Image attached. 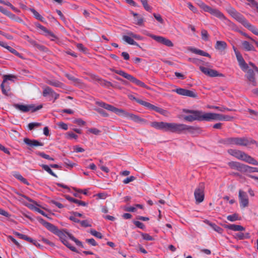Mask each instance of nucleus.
<instances>
[{
  "label": "nucleus",
  "mask_w": 258,
  "mask_h": 258,
  "mask_svg": "<svg viewBox=\"0 0 258 258\" xmlns=\"http://www.w3.org/2000/svg\"><path fill=\"white\" fill-rule=\"evenodd\" d=\"M39 221L48 230L57 235L61 241L67 247H68L69 249H70L73 251H75L76 252H78L76 247L72 246L70 243L69 242L68 240V238L69 237L71 240L74 241L77 245L83 247L82 243L76 239L74 236H73L71 234L68 233L66 230H59L56 226L55 225L47 222L44 221L43 219L40 218Z\"/></svg>",
  "instance_id": "nucleus-1"
},
{
  "label": "nucleus",
  "mask_w": 258,
  "mask_h": 258,
  "mask_svg": "<svg viewBox=\"0 0 258 258\" xmlns=\"http://www.w3.org/2000/svg\"><path fill=\"white\" fill-rule=\"evenodd\" d=\"M226 10L228 14L236 21L243 25L245 27L251 31L254 34L256 35H258L257 28L255 26L250 24L244 17L240 13L237 12L234 8L229 6L227 7Z\"/></svg>",
  "instance_id": "nucleus-2"
},
{
  "label": "nucleus",
  "mask_w": 258,
  "mask_h": 258,
  "mask_svg": "<svg viewBox=\"0 0 258 258\" xmlns=\"http://www.w3.org/2000/svg\"><path fill=\"white\" fill-rule=\"evenodd\" d=\"M183 112L190 114L185 115L183 118L184 120L191 122L194 120L209 121L210 112L205 113L200 110H194L184 109Z\"/></svg>",
  "instance_id": "nucleus-3"
},
{
  "label": "nucleus",
  "mask_w": 258,
  "mask_h": 258,
  "mask_svg": "<svg viewBox=\"0 0 258 258\" xmlns=\"http://www.w3.org/2000/svg\"><path fill=\"white\" fill-rule=\"evenodd\" d=\"M227 152L230 155L238 159L243 160L248 163L254 165H258V162L256 160L242 151L238 150L230 149L228 150Z\"/></svg>",
  "instance_id": "nucleus-4"
},
{
  "label": "nucleus",
  "mask_w": 258,
  "mask_h": 258,
  "mask_svg": "<svg viewBox=\"0 0 258 258\" xmlns=\"http://www.w3.org/2000/svg\"><path fill=\"white\" fill-rule=\"evenodd\" d=\"M196 128L192 126L176 123H168L166 132L181 133L184 131L193 132Z\"/></svg>",
  "instance_id": "nucleus-5"
},
{
  "label": "nucleus",
  "mask_w": 258,
  "mask_h": 258,
  "mask_svg": "<svg viewBox=\"0 0 258 258\" xmlns=\"http://www.w3.org/2000/svg\"><path fill=\"white\" fill-rule=\"evenodd\" d=\"M111 71L117 74H118L121 76H122L123 78L127 79L128 80H130V81L135 83L136 85L142 87L143 88H146L147 89H150V88L147 86L144 82L140 81L139 80H138L134 76L124 72L123 71L121 70H116L115 69H111Z\"/></svg>",
  "instance_id": "nucleus-6"
},
{
  "label": "nucleus",
  "mask_w": 258,
  "mask_h": 258,
  "mask_svg": "<svg viewBox=\"0 0 258 258\" xmlns=\"http://www.w3.org/2000/svg\"><path fill=\"white\" fill-rule=\"evenodd\" d=\"M15 107L23 112H26L31 111L32 112H35L42 107V105L36 106L34 104H30L28 105L23 104H15Z\"/></svg>",
  "instance_id": "nucleus-7"
},
{
  "label": "nucleus",
  "mask_w": 258,
  "mask_h": 258,
  "mask_svg": "<svg viewBox=\"0 0 258 258\" xmlns=\"http://www.w3.org/2000/svg\"><path fill=\"white\" fill-rule=\"evenodd\" d=\"M136 101L140 104L147 107V108L150 109L151 110H155L161 114H165L166 113V111L165 110H164L162 108L152 105L148 102H146L142 100H136Z\"/></svg>",
  "instance_id": "nucleus-8"
},
{
  "label": "nucleus",
  "mask_w": 258,
  "mask_h": 258,
  "mask_svg": "<svg viewBox=\"0 0 258 258\" xmlns=\"http://www.w3.org/2000/svg\"><path fill=\"white\" fill-rule=\"evenodd\" d=\"M205 12L209 13L212 16H213L223 22L226 18V17L224 15L223 13H222L219 9L217 8H212L211 7H209L207 10Z\"/></svg>",
  "instance_id": "nucleus-9"
},
{
  "label": "nucleus",
  "mask_w": 258,
  "mask_h": 258,
  "mask_svg": "<svg viewBox=\"0 0 258 258\" xmlns=\"http://www.w3.org/2000/svg\"><path fill=\"white\" fill-rule=\"evenodd\" d=\"M173 91L182 96L190 97L194 98H197L198 97L196 92L192 90H189L179 88L173 90Z\"/></svg>",
  "instance_id": "nucleus-10"
},
{
  "label": "nucleus",
  "mask_w": 258,
  "mask_h": 258,
  "mask_svg": "<svg viewBox=\"0 0 258 258\" xmlns=\"http://www.w3.org/2000/svg\"><path fill=\"white\" fill-rule=\"evenodd\" d=\"M200 69L204 74L211 77H224V75L223 74L219 73L218 71L215 70L209 69L204 67H200Z\"/></svg>",
  "instance_id": "nucleus-11"
},
{
  "label": "nucleus",
  "mask_w": 258,
  "mask_h": 258,
  "mask_svg": "<svg viewBox=\"0 0 258 258\" xmlns=\"http://www.w3.org/2000/svg\"><path fill=\"white\" fill-rule=\"evenodd\" d=\"M122 112H120V114H122L124 116L129 119H131L133 121L138 123H145L146 120L143 118L140 117L139 116L135 115L133 113H130L126 112L125 110L121 109Z\"/></svg>",
  "instance_id": "nucleus-12"
},
{
  "label": "nucleus",
  "mask_w": 258,
  "mask_h": 258,
  "mask_svg": "<svg viewBox=\"0 0 258 258\" xmlns=\"http://www.w3.org/2000/svg\"><path fill=\"white\" fill-rule=\"evenodd\" d=\"M233 119V117L229 115H224L221 114L210 112L209 121L213 120L230 121Z\"/></svg>",
  "instance_id": "nucleus-13"
},
{
  "label": "nucleus",
  "mask_w": 258,
  "mask_h": 258,
  "mask_svg": "<svg viewBox=\"0 0 258 258\" xmlns=\"http://www.w3.org/2000/svg\"><path fill=\"white\" fill-rule=\"evenodd\" d=\"M238 197L240 201V207L244 208L248 205V199L246 194L242 190H239Z\"/></svg>",
  "instance_id": "nucleus-14"
},
{
  "label": "nucleus",
  "mask_w": 258,
  "mask_h": 258,
  "mask_svg": "<svg viewBox=\"0 0 258 258\" xmlns=\"http://www.w3.org/2000/svg\"><path fill=\"white\" fill-rule=\"evenodd\" d=\"M194 196L196 203L200 204L202 203L204 200V187L201 186L197 188L194 192Z\"/></svg>",
  "instance_id": "nucleus-15"
},
{
  "label": "nucleus",
  "mask_w": 258,
  "mask_h": 258,
  "mask_svg": "<svg viewBox=\"0 0 258 258\" xmlns=\"http://www.w3.org/2000/svg\"><path fill=\"white\" fill-rule=\"evenodd\" d=\"M98 104L100 107H102L111 112H114L118 115L120 114V112H122V111L121 110V109L117 108L111 105L106 104L103 102H98Z\"/></svg>",
  "instance_id": "nucleus-16"
},
{
  "label": "nucleus",
  "mask_w": 258,
  "mask_h": 258,
  "mask_svg": "<svg viewBox=\"0 0 258 258\" xmlns=\"http://www.w3.org/2000/svg\"><path fill=\"white\" fill-rule=\"evenodd\" d=\"M43 95L44 97L49 96L52 98L54 99V100L57 99L59 97V94L55 92L51 88L49 87H45L43 89Z\"/></svg>",
  "instance_id": "nucleus-17"
},
{
  "label": "nucleus",
  "mask_w": 258,
  "mask_h": 258,
  "mask_svg": "<svg viewBox=\"0 0 258 258\" xmlns=\"http://www.w3.org/2000/svg\"><path fill=\"white\" fill-rule=\"evenodd\" d=\"M245 77L248 80L249 84L251 85L252 86H255L256 85V81L253 70L251 69L248 70L247 74L245 75Z\"/></svg>",
  "instance_id": "nucleus-18"
},
{
  "label": "nucleus",
  "mask_w": 258,
  "mask_h": 258,
  "mask_svg": "<svg viewBox=\"0 0 258 258\" xmlns=\"http://www.w3.org/2000/svg\"><path fill=\"white\" fill-rule=\"evenodd\" d=\"M236 57L240 68L243 71L247 70L248 68L247 64L245 62L242 55L240 52H236Z\"/></svg>",
  "instance_id": "nucleus-19"
},
{
  "label": "nucleus",
  "mask_w": 258,
  "mask_h": 258,
  "mask_svg": "<svg viewBox=\"0 0 258 258\" xmlns=\"http://www.w3.org/2000/svg\"><path fill=\"white\" fill-rule=\"evenodd\" d=\"M23 141L26 145L31 147H35L43 146V143L40 142L38 141L35 140H32L27 138H24Z\"/></svg>",
  "instance_id": "nucleus-20"
},
{
  "label": "nucleus",
  "mask_w": 258,
  "mask_h": 258,
  "mask_svg": "<svg viewBox=\"0 0 258 258\" xmlns=\"http://www.w3.org/2000/svg\"><path fill=\"white\" fill-rule=\"evenodd\" d=\"M167 124L168 122H165L163 121H154L151 123V125L156 129L162 130L166 132Z\"/></svg>",
  "instance_id": "nucleus-21"
},
{
  "label": "nucleus",
  "mask_w": 258,
  "mask_h": 258,
  "mask_svg": "<svg viewBox=\"0 0 258 258\" xmlns=\"http://www.w3.org/2000/svg\"><path fill=\"white\" fill-rule=\"evenodd\" d=\"M24 38L27 40L32 46L36 47L39 50L41 51L45 50V47L38 44L35 40L31 39L29 36L25 35L24 36Z\"/></svg>",
  "instance_id": "nucleus-22"
},
{
  "label": "nucleus",
  "mask_w": 258,
  "mask_h": 258,
  "mask_svg": "<svg viewBox=\"0 0 258 258\" xmlns=\"http://www.w3.org/2000/svg\"><path fill=\"white\" fill-rule=\"evenodd\" d=\"M223 23L226 26H228L231 29L237 32H239L240 30H239L237 26L234 23L228 19L227 17L223 21Z\"/></svg>",
  "instance_id": "nucleus-23"
},
{
  "label": "nucleus",
  "mask_w": 258,
  "mask_h": 258,
  "mask_svg": "<svg viewBox=\"0 0 258 258\" xmlns=\"http://www.w3.org/2000/svg\"><path fill=\"white\" fill-rule=\"evenodd\" d=\"M225 227L234 231H242L245 230V228L242 226L235 224L226 225Z\"/></svg>",
  "instance_id": "nucleus-24"
},
{
  "label": "nucleus",
  "mask_w": 258,
  "mask_h": 258,
  "mask_svg": "<svg viewBox=\"0 0 258 258\" xmlns=\"http://www.w3.org/2000/svg\"><path fill=\"white\" fill-rule=\"evenodd\" d=\"M250 139L246 137L237 138V145L246 146L250 145Z\"/></svg>",
  "instance_id": "nucleus-25"
},
{
  "label": "nucleus",
  "mask_w": 258,
  "mask_h": 258,
  "mask_svg": "<svg viewBox=\"0 0 258 258\" xmlns=\"http://www.w3.org/2000/svg\"><path fill=\"white\" fill-rule=\"evenodd\" d=\"M227 44L224 41H217L215 44V49L219 51H223L227 48Z\"/></svg>",
  "instance_id": "nucleus-26"
},
{
  "label": "nucleus",
  "mask_w": 258,
  "mask_h": 258,
  "mask_svg": "<svg viewBox=\"0 0 258 258\" xmlns=\"http://www.w3.org/2000/svg\"><path fill=\"white\" fill-rule=\"evenodd\" d=\"M223 143L226 146L237 145V138H229L223 141Z\"/></svg>",
  "instance_id": "nucleus-27"
},
{
  "label": "nucleus",
  "mask_w": 258,
  "mask_h": 258,
  "mask_svg": "<svg viewBox=\"0 0 258 258\" xmlns=\"http://www.w3.org/2000/svg\"><path fill=\"white\" fill-rule=\"evenodd\" d=\"M133 38L132 37L129 35H128V36L123 35L122 36V39L124 41H125L127 43H128L130 45H136V46L140 47V45L136 41H135Z\"/></svg>",
  "instance_id": "nucleus-28"
},
{
  "label": "nucleus",
  "mask_w": 258,
  "mask_h": 258,
  "mask_svg": "<svg viewBox=\"0 0 258 258\" xmlns=\"http://www.w3.org/2000/svg\"><path fill=\"white\" fill-rule=\"evenodd\" d=\"M228 164L231 168L240 171H243V167L244 166V165L240 164L238 162L233 161L229 162Z\"/></svg>",
  "instance_id": "nucleus-29"
},
{
  "label": "nucleus",
  "mask_w": 258,
  "mask_h": 258,
  "mask_svg": "<svg viewBox=\"0 0 258 258\" xmlns=\"http://www.w3.org/2000/svg\"><path fill=\"white\" fill-rule=\"evenodd\" d=\"M242 47L245 51H255L254 46L247 41H243L241 42Z\"/></svg>",
  "instance_id": "nucleus-30"
},
{
  "label": "nucleus",
  "mask_w": 258,
  "mask_h": 258,
  "mask_svg": "<svg viewBox=\"0 0 258 258\" xmlns=\"http://www.w3.org/2000/svg\"><path fill=\"white\" fill-rule=\"evenodd\" d=\"M36 26L38 28L40 29L41 30L43 31L45 33V35L46 36H51L52 37H55V35L52 32L48 30L45 27L41 25V24H40L39 23H37V24H36Z\"/></svg>",
  "instance_id": "nucleus-31"
},
{
  "label": "nucleus",
  "mask_w": 258,
  "mask_h": 258,
  "mask_svg": "<svg viewBox=\"0 0 258 258\" xmlns=\"http://www.w3.org/2000/svg\"><path fill=\"white\" fill-rule=\"evenodd\" d=\"M1 87L3 93L5 95H8V93L11 90L9 83L8 82L4 83L3 82L1 85Z\"/></svg>",
  "instance_id": "nucleus-32"
},
{
  "label": "nucleus",
  "mask_w": 258,
  "mask_h": 258,
  "mask_svg": "<svg viewBox=\"0 0 258 258\" xmlns=\"http://www.w3.org/2000/svg\"><path fill=\"white\" fill-rule=\"evenodd\" d=\"M96 80L100 83V84L104 87H109L112 86V84L111 82H108L106 80H103L100 78L97 77Z\"/></svg>",
  "instance_id": "nucleus-33"
},
{
  "label": "nucleus",
  "mask_w": 258,
  "mask_h": 258,
  "mask_svg": "<svg viewBox=\"0 0 258 258\" xmlns=\"http://www.w3.org/2000/svg\"><path fill=\"white\" fill-rule=\"evenodd\" d=\"M29 10L33 14L34 17L41 22H44L45 19L39 14L38 12H37L35 9H30Z\"/></svg>",
  "instance_id": "nucleus-34"
},
{
  "label": "nucleus",
  "mask_w": 258,
  "mask_h": 258,
  "mask_svg": "<svg viewBox=\"0 0 258 258\" xmlns=\"http://www.w3.org/2000/svg\"><path fill=\"white\" fill-rule=\"evenodd\" d=\"M190 50L196 53V54H199L200 55H202V56H207V57H210V55L207 53V52H206L202 50H200V49H196V48H191L190 49Z\"/></svg>",
  "instance_id": "nucleus-35"
},
{
  "label": "nucleus",
  "mask_w": 258,
  "mask_h": 258,
  "mask_svg": "<svg viewBox=\"0 0 258 258\" xmlns=\"http://www.w3.org/2000/svg\"><path fill=\"white\" fill-rule=\"evenodd\" d=\"M14 234L17 236H18L20 238H21L22 239H25L28 241H29L30 242H32L34 241V240L28 237L27 235L21 234L18 232H14Z\"/></svg>",
  "instance_id": "nucleus-36"
},
{
  "label": "nucleus",
  "mask_w": 258,
  "mask_h": 258,
  "mask_svg": "<svg viewBox=\"0 0 258 258\" xmlns=\"http://www.w3.org/2000/svg\"><path fill=\"white\" fill-rule=\"evenodd\" d=\"M209 225H210L215 231L219 233H222L223 229L216 224L210 222L209 221L206 222Z\"/></svg>",
  "instance_id": "nucleus-37"
},
{
  "label": "nucleus",
  "mask_w": 258,
  "mask_h": 258,
  "mask_svg": "<svg viewBox=\"0 0 258 258\" xmlns=\"http://www.w3.org/2000/svg\"><path fill=\"white\" fill-rule=\"evenodd\" d=\"M243 171L248 172H258V168L253 167L247 165H245L243 167Z\"/></svg>",
  "instance_id": "nucleus-38"
},
{
  "label": "nucleus",
  "mask_w": 258,
  "mask_h": 258,
  "mask_svg": "<svg viewBox=\"0 0 258 258\" xmlns=\"http://www.w3.org/2000/svg\"><path fill=\"white\" fill-rule=\"evenodd\" d=\"M14 176L23 183L26 185H29V183L27 181V180L25 178H24L19 173L15 172L14 174Z\"/></svg>",
  "instance_id": "nucleus-39"
},
{
  "label": "nucleus",
  "mask_w": 258,
  "mask_h": 258,
  "mask_svg": "<svg viewBox=\"0 0 258 258\" xmlns=\"http://www.w3.org/2000/svg\"><path fill=\"white\" fill-rule=\"evenodd\" d=\"M68 200L71 202L78 204L79 206H87L88 205V203L82 201L78 200L77 199H74L73 198H69Z\"/></svg>",
  "instance_id": "nucleus-40"
},
{
  "label": "nucleus",
  "mask_w": 258,
  "mask_h": 258,
  "mask_svg": "<svg viewBox=\"0 0 258 258\" xmlns=\"http://www.w3.org/2000/svg\"><path fill=\"white\" fill-rule=\"evenodd\" d=\"M42 168L45 170L46 172H47L48 173H49L52 176L57 177V175L52 171V170L51 169L50 167L47 165L42 164L41 165Z\"/></svg>",
  "instance_id": "nucleus-41"
},
{
  "label": "nucleus",
  "mask_w": 258,
  "mask_h": 258,
  "mask_svg": "<svg viewBox=\"0 0 258 258\" xmlns=\"http://www.w3.org/2000/svg\"><path fill=\"white\" fill-rule=\"evenodd\" d=\"M27 206L32 210H34V211L38 212L44 216L47 217V215L45 214V213L40 209L36 207V206H34V205H27Z\"/></svg>",
  "instance_id": "nucleus-42"
},
{
  "label": "nucleus",
  "mask_w": 258,
  "mask_h": 258,
  "mask_svg": "<svg viewBox=\"0 0 258 258\" xmlns=\"http://www.w3.org/2000/svg\"><path fill=\"white\" fill-rule=\"evenodd\" d=\"M197 4L201 8L204 12H206L208 7H209L204 3L201 0H196Z\"/></svg>",
  "instance_id": "nucleus-43"
},
{
  "label": "nucleus",
  "mask_w": 258,
  "mask_h": 258,
  "mask_svg": "<svg viewBox=\"0 0 258 258\" xmlns=\"http://www.w3.org/2000/svg\"><path fill=\"white\" fill-rule=\"evenodd\" d=\"M47 83L50 85L56 87H61L62 86V84L61 82L56 81L48 80L47 82Z\"/></svg>",
  "instance_id": "nucleus-44"
},
{
  "label": "nucleus",
  "mask_w": 258,
  "mask_h": 258,
  "mask_svg": "<svg viewBox=\"0 0 258 258\" xmlns=\"http://www.w3.org/2000/svg\"><path fill=\"white\" fill-rule=\"evenodd\" d=\"M9 17L11 19H12L16 22H19L20 23L23 22V20L20 17L16 16L15 15L13 14L12 13H11V14L10 15Z\"/></svg>",
  "instance_id": "nucleus-45"
},
{
  "label": "nucleus",
  "mask_w": 258,
  "mask_h": 258,
  "mask_svg": "<svg viewBox=\"0 0 258 258\" xmlns=\"http://www.w3.org/2000/svg\"><path fill=\"white\" fill-rule=\"evenodd\" d=\"M90 233L93 235L94 236L98 238L99 239H101L103 237L102 234L94 229H91L90 230Z\"/></svg>",
  "instance_id": "nucleus-46"
},
{
  "label": "nucleus",
  "mask_w": 258,
  "mask_h": 258,
  "mask_svg": "<svg viewBox=\"0 0 258 258\" xmlns=\"http://www.w3.org/2000/svg\"><path fill=\"white\" fill-rule=\"evenodd\" d=\"M235 237L238 239L242 240L246 238H249V233H246L245 235L243 233H237L235 235Z\"/></svg>",
  "instance_id": "nucleus-47"
},
{
  "label": "nucleus",
  "mask_w": 258,
  "mask_h": 258,
  "mask_svg": "<svg viewBox=\"0 0 258 258\" xmlns=\"http://www.w3.org/2000/svg\"><path fill=\"white\" fill-rule=\"evenodd\" d=\"M141 2L146 11L149 12L151 11L152 9L148 4V0H141Z\"/></svg>",
  "instance_id": "nucleus-48"
},
{
  "label": "nucleus",
  "mask_w": 258,
  "mask_h": 258,
  "mask_svg": "<svg viewBox=\"0 0 258 258\" xmlns=\"http://www.w3.org/2000/svg\"><path fill=\"white\" fill-rule=\"evenodd\" d=\"M150 37L155 40L156 41L162 44L164 37L154 35H148Z\"/></svg>",
  "instance_id": "nucleus-49"
},
{
  "label": "nucleus",
  "mask_w": 258,
  "mask_h": 258,
  "mask_svg": "<svg viewBox=\"0 0 258 258\" xmlns=\"http://www.w3.org/2000/svg\"><path fill=\"white\" fill-rule=\"evenodd\" d=\"M41 125V123L39 122H31L28 124V128L31 131L36 127H38Z\"/></svg>",
  "instance_id": "nucleus-50"
},
{
  "label": "nucleus",
  "mask_w": 258,
  "mask_h": 258,
  "mask_svg": "<svg viewBox=\"0 0 258 258\" xmlns=\"http://www.w3.org/2000/svg\"><path fill=\"white\" fill-rule=\"evenodd\" d=\"M227 219L231 222H234L238 220V216L237 214H233L231 215L228 216Z\"/></svg>",
  "instance_id": "nucleus-51"
},
{
  "label": "nucleus",
  "mask_w": 258,
  "mask_h": 258,
  "mask_svg": "<svg viewBox=\"0 0 258 258\" xmlns=\"http://www.w3.org/2000/svg\"><path fill=\"white\" fill-rule=\"evenodd\" d=\"M36 154L44 159L51 161L54 160V159L53 158L50 157L48 155H47L43 152H37L36 153Z\"/></svg>",
  "instance_id": "nucleus-52"
},
{
  "label": "nucleus",
  "mask_w": 258,
  "mask_h": 258,
  "mask_svg": "<svg viewBox=\"0 0 258 258\" xmlns=\"http://www.w3.org/2000/svg\"><path fill=\"white\" fill-rule=\"evenodd\" d=\"M201 36L203 39L208 41L209 39V34L207 30L203 29L201 31Z\"/></svg>",
  "instance_id": "nucleus-53"
},
{
  "label": "nucleus",
  "mask_w": 258,
  "mask_h": 258,
  "mask_svg": "<svg viewBox=\"0 0 258 258\" xmlns=\"http://www.w3.org/2000/svg\"><path fill=\"white\" fill-rule=\"evenodd\" d=\"M141 235L144 240L149 241H152L154 240V238L148 233H142Z\"/></svg>",
  "instance_id": "nucleus-54"
},
{
  "label": "nucleus",
  "mask_w": 258,
  "mask_h": 258,
  "mask_svg": "<svg viewBox=\"0 0 258 258\" xmlns=\"http://www.w3.org/2000/svg\"><path fill=\"white\" fill-rule=\"evenodd\" d=\"M4 80L3 82L4 83L7 82L8 80L13 81V78H16V76L11 75H5L4 76Z\"/></svg>",
  "instance_id": "nucleus-55"
},
{
  "label": "nucleus",
  "mask_w": 258,
  "mask_h": 258,
  "mask_svg": "<svg viewBox=\"0 0 258 258\" xmlns=\"http://www.w3.org/2000/svg\"><path fill=\"white\" fill-rule=\"evenodd\" d=\"M162 44L168 46L172 47L173 44L171 40L164 37Z\"/></svg>",
  "instance_id": "nucleus-56"
},
{
  "label": "nucleus",
  "mask_w": 258,
  "mask_h": 258,
  "mask_svg": "<svg viewBox=\"0 0 258 258\" xmlns=\"http://www.w3.org/2000/svg\"><path fill=\"white\" fill-rule=\"evenodd\" d=\"M133 223L137 227L140 229H144L145 228L144 224L139 221H134Z\"/></svg>",
  "instance_id": "nucleus-57"
},
{
  "label": "nucleus",
  "mask_w": 258,
  "mask_h": 258,
  "mask_svg": "<svg viewBox=\"0 0 258 258\" xmlns=\"http://www.w3.org/2000/svg\"><path fill=\"white\" fill-rule=\"evenodd\" d=\"M88 131L92 134H93L95 135H98L101 133V131L96 128H92L88 130Z\"/></svg>",
  "instance_id": "nucleus-58"
},
{
  "label": "nucleus",
  "mask_w": 258,
  "mask_h": 258,
  "mask_svg": "<svg viewBox=\"0 0 258 258\" xmlns=\"http://www.w3.org/2000/svg\"><path fill=\"white\" fill-rule=\"evenodd\" d=\"M153 16L154 18L161 24H163L164 21L161 16L159 14L154 13Z\"/></svg>",
  "instance_id": "nucleus-59"
},
{
  "label": "nucleus",
  "mask_w": 258,
  "mask_h": 258,
  "mask_svg": "<svg viewBox=\"0 0 258 258\" xmlns=\"http://www.w3.org/2000/svg\"><path fill=\"white\" fill-rule=\"evenodd\" d=\"M65 75L70 80H71L75 83H79L80 82L79 79L75 78L74 77L71 76V75H70L69 74H66Z\"/></svg>",
  "instance_id": "nucleus-60"
},
{
  "label": "nucleus",
  "mask_w": 258,
  "mask_h": 258,
  "mask_svg": "<svg viewBox=\"0 0 258 258\" xmlns=\"http://www.w3.org/2000/svg\"><path fill=\"white\" fill-rule=\"evenodd\" d=\"M64 163L67 167L72 168L75 165V164L74 163L72 162V161L67 159H66L64 160Z\"/></svg>",
  "instance_id": "nucleus-61"
},
{
  "label": "nucleus",
  "mask_w": 258,
  "mask_h": 258,
  "mask_svg": "<svg viewBox=\"0 0 258 258\" xmlns=\"http://www.w3.org/2000/svg\"><path fill=\"white\" fill-rule=\"evenodd\" d=\"M127 34L130 36H131L132 37L135 38L137 40H142L143 39V37L142 36H141L139 35L135 34L132 32H130L128 33H127Z\"/></svg>",
  "instance_id": "nucleus-62"
},
{
  "label": "nucleus",
  "mask_w": 258,
  "mask_h": 258,
  "mask_svg": "<svg viewBox=\"0 0 258 258\" xmlns=\"http://www.w3.org/2000/svg\"><path fill=\"white\" fill-rule=\"evenodd\" d=\"M95 196L97 197L99 199L104 200L107 197L108 195L105 192H101L96 194Z\"/></svg>",
  "instance_id": "nucleus-63"
},
{
  "label": "nucleus",
  "mask_w": 258,
  "mask_h": 258,
  "mask_svg": "<svg viewBox=\"0 0 258 258\" xmlns=\"http://www.w3.org/2000/svg\"><path fill=\"white\" fill-rule=\"evenodd\" d=\"M135 179V177L133 176H131L126 178L124 179L123 181L124 184H127L129 182L134 181Z\"/></svg>",
  "instance_id": "nucleus-64"
}]
</instances>
